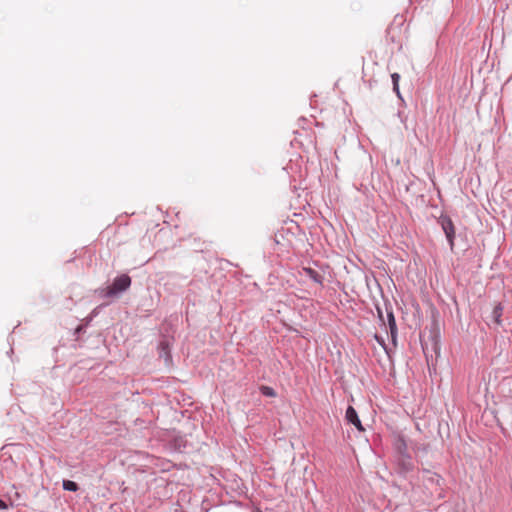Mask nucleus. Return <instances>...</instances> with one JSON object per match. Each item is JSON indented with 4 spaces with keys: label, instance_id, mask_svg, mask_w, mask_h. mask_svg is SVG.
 <instances>
[{
    "label": "nucleus",
    "instance_id": "nucleus-1",
    "mask_svg": "<svg viewBox=\"0 0 512 512\" xmlns=\"http://www.w3.org/2000/svg\"><path fill=\"white\" fill-rule=\"evenodd\" d=\"M131 285V278L127 274L116 277L113 283L108 286L104 292L105 297H113L118 293L126 291Z\"/></svg>",
    "mask_w": 512,
    "mask_h": 512
},
{
    "label": "nucleus",
    "instance_id": "nucleus-2",
    "mask_svg": "<svg viewBox=\"0 0 512 512\" xmlns=\"http://www.w3.org/2000/svg\"><path fill=\"white\" fill-rule=\"evenodd\" d=\"M440 224L449 242L450 248L451 250H453L455 239V226L448 216H441Z\"/></svg>",
    "mask_w": 512,
    "mask_h": 512
},
{
    "label": "nucleus",
    "instance_id": "nucleus-3",
    "mask_svg": "<svg viewBox=\"0 0 512 512\" xmlns=\"http://www.w3.org/2000/svg\"><path fill=\"white\" fill-rule=\"evenodd\" d=\"M346 419L348 422L352 423L360 432L365 430L361 424L356 410L352 406H349L346 410Z\"/></svg>",
    "mask_w": 512,
    "mask_h": 512
},
{
    "label": "nucleus",
    "instance_id": "nucleus-4",
    "mask_svg": "<svg viewBox=\"0 0 512 512\" xmlns=\"http://www.w3.org/2000/svg\"><path fill=\"white\" fill-rule=\"evenodd\" d=\"M503 306L501 303H498L497 305L494 306L493 308V311H492V318L494 320V322L497 324V325H501L502 324V315H503Z\"/></svg>",
    "mask_w": 512,
    "mask_h": 512
},
{
    "label": "nucleus",
    "instance_id": "nucleus-5",
    "mask_svg": "<svg viewBox=\"0 0 512 512\" xmlns=\"http://www.w3.org/2000/svg\"><path fill=\"white\" fill-rule=\"evenodd\" d=\"M303 271L314 282L319 283V284L322 283V280H323L322 276L317 271H315L314 269L309 268V267H305V268H303Z\"/></svg>",
    "mask_w": 512,
    "mask_h": 512
},
{
    "label": "nucleus",
    "instance_id": "nucleus-6",
    "mask_svg": "<svg viewBox=\"0 0 512 512\" xmlns=\"http://www.w3.org/2000/svg\"><path fill=\"white\" fill-rule=\"evenodd\" d=\"M159 349H160V352H159L160 357H164L166 362L169 361L171 358V355H170V349H169L168 342L162 341L159 344Z\"/></svg>",
    "mask_w": 512,
    "mask_h": 512
},
{
    "label": "nucleus",
    "instance_id": "nucleus-7",
    "mask_svg": "<svg viewBox=\"0 0 512 512\" xmlns=\"http://www.w3.org/2000/svg\"><path fill=\"white\" fill-rule=\"evenodd\" d=\"M63 489L64 490H67V491H77L78 490V485L77 483L73 482V481H70V480H64L63 481Z\"/></svg>",
    "mask_w": 512,
    "mask_h": 512
},
{
    "label": "nucleus",
    "instance_id": "nucleus-8",
    "mask_svg": "<svg viewBox=\"0 0 512 512\" xmlns=\"http://www.w3.org/2000/svg\"><path fill=\"white\" fill-rule=\"evenodd\" d=\"M391 78H392V82H393V90L396 92V94L399 96L400 95V91H399V80H400V75L398 73H393L391 75Z\"/></svg>",
    "mask_w": 512,
    "mask_h": 512
},
{
    "label": "nucleus",
    "instance_id": "nucleus-9",
    "mask_svg": "<svg viewBox=\"0 0 512 512\" xmlns=\"http://www.w3.org/2000/svg\"><path fill=\"white\" fill-rule=\"evenodd\" d=\"M389 328L391 332V337L394 340L397 332L396 323L394 316L392 314L389 315Z\"/></svg>",
    "mask_w": 512,
    "mask_h": 512
},
{
    "label": "nucleus",
    "instance_id": "nucleus-10",
    "mask_svg": "<svg viewBox=\"0 0 512 512\" xmlns=\"http://www.w3.org/2000/svg\"><path fill=\"white\" fill-rule=\"evenodd\" d=\"M260 391L263 395H265L267 397H275L276 396L275 390L269 386H262L260 388Z\"/></svg>",
    "mask_w": 512,
    "mask_h": 512
},
{
    "label": "nucleus",
    "instance_id": "nucleus-11",
    "mask_svg": "<svg viewBox=\"0 0 512 512\" xmlns=\"http://www.w3.org/2000/svg\"><path fill=\"white\" fill-rule=\"evenodd\" d=\"M8 505L3 501L0 500V509H7Z\"/></svg>",
    "mask_w": 512,
    "mask_h": 512
}]
</instances>
